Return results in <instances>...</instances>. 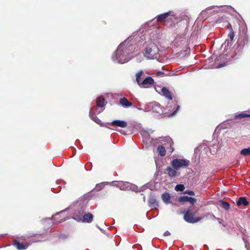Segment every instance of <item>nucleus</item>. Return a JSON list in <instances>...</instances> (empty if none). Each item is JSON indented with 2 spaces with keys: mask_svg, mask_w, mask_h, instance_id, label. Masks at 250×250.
Listing matches in <instances>:
<instances>
[{
  "mask_svg": "<svg viewBox=\"0 0 250 250\" xmlns=\"http://www.w3.org/2000/svg\"><path fill=\"white\" fill-rule=\"evenodd\" d=\"M157 150L158 151L159 154L161 156L164 157L165 156L166 153V151L165 147L164 146H163L162 145L159 146H158Z\"/></svg>",
  "mask_w": 250,
  "mask_h": 250,
  "instance_id": "obj_19",
  "label": "nucleus"
},
{
  "mask_svg": "<svg viewBox=\"0 0 250 250\" xmlns=\"http://www.w3.org/2000/svg\"><path fill=\"white\" fill-rule=\"evenodd\" d=\"M110 125L113 126H117L122 128H125L127 125V124L125 121L119 120L113 121L110 123Z\"/></svg>",
  "mask_w": 250,
  "mask_h": 250,
  "instance_id": "obj_11",
  "label": "nucleus"
},
{
  "mask_svg": "<svg viewBox=\"0 0 250 250\" xmlns=\"http://www.w3.org/2000/svg\"><path fill=\"white\" fill-rule=\"evenodd\" d=\"M245 247L248 250H250V246L247 243H245Z\"/></svg>",
  "mask_w": 250,
  "mask_h": 250,
  "instance_id": "obj_33",
  "label": "nucleus"
},
{
  "mask_svg": "<svg viewBox=\"0 0 250 250\" xmlns=\"http://www.w3.org/2000/svg\"><path fill=\"white\" fill-rule=\"evenodd\" d=\"M144 72L143 70L139 71L135 75L136 82H137L138 85L141 83V77L143 75Z\"/></svg>",
  "mask_w": 250,
  "mask_h": 250,
  "instance_id": "obj_18",
  "label": "nucleus"
},
{
  "mask_svg": "<svg viewBox=\"0 0 250 250\" xmlns=\"http://www.w3.org/2000/svg\"><path fill=\"white\" fill-rule=\"evenodd\" d=\"M105 186V184L104 183H101L97 184L96 185L95 188L93 189L96 191H99L103 189Z\"/></svg>",
  "mask_w": 250,
  "mask_h": 250,
  "instance_id": "obj_22",
  "label": "nucleus"
},
{
  "mask_svg": "<svg viewBox=\"0 0 250 250\" xmlns=\"http://www.w3.org/2000/svg\"><path fill=\"white\" fill-rule=\"evenodd\" d=\"M164 75V73L162 71H159L157 73V75L158 76H163Z\"/></svg>",
  "mask_w": 250,
  "mask_h": 250,
  "instance_id": "obj_32",
  "label": "nucleus"
},
{
  "mask_svg": "<svg viewBox=\"0 0 250 250\" xmlns=\"http://www.w3.org/2000/svg\"><path fill=\"white\" fill-rule=\"evenodd\" d=\"M105 100L103 97H99L97 98L96 101L97 106L102 107L104 105Z\"/></svg>",
  "mask_w": 250,
  "mask_h": 250,
  "instance_id": "obj_20",
  "label": "nucleus"
},
{
  "mask_svg": "<svg viewBox=\"0 0 250 250\" xmlns=\"http://www.w3.org/2000/svg\"><path fill=\"white\" fill-rule=\"evenodd\" d=\"M228 28L229 30V32L233 31L232 26L230 23H229L228 26Z\"/></svg>",
  "mask_w": 250,
  "mask_h": 250,
  "instance_id": "obj_30",
  "label": "nucleus"
},
{
  "mask_svg": "<svg viewBox=\"0 0 250 250\" xmlns=\"http://www.w3.org/2000/svg\"><path fill=\"white\" fill-rule=\"evenodd\" d=\"M185 188L184 185L182 184L177 185L175 188V189L177 191H183Z\"/></svg>",
  "mask_w": 250,
  "mask_h": 250,
  "instance_id": "obj_26",
  "label": "nucleus"
},
{
  "mask_svg": "<svg viewBox=\"0 0 250 250\" xmlns=\"http://www.w3.org/2000/svg\"><path fill=\"white\" fill-rule=\"evenodd\" d=\"M83 213H74L72 215V218L78 222H82L84 223H91L93 220V215L91 213H87L83 215Z\"/></svg>",
  "mask_w": 250,
  "mask_h": 250,
  "instance_id": "obj_5",
  "label": "nucleus"
},
{
  "mask_svg": "<svg viewBox=\"0 0 250 250\" xmlns=\"http://www.w3.org/2000/svg\"><path fill=\"white\" fill-rule=\"evenodd\" d=\"M162 95L169 100H172V93L165 87H163L161 89Z\"/></svg>",
  "mask_w": 250,
  "mask_h": 250,
  "instance_id": "obj_12",
  "label": "nucleus"
},
{
  "mask_svg": "<svg viewBox=\"0 0 250 250\" xmlns=\"http://www.w3.org/2000/svg\"><path fill=\"white\" fill-rule=\"evenodd\" d=\"M119 103L122 106L126 108L132 105V103L125 97L121 98L119 100Z\"/></svg>",
  "mask_w": 250,
  "mask_h": 250,
  "instance_id": "obj_13",
  "label": "nucleus"
},
{
  "mask_svg": "<svg viewBox=\"0 0 250 250\" xmlns=\"http://www.w3.org/2000/svg\"><path fill=\"white\" fill-rule=\"evenodd\" d=\"M89 116L91 119L97 124H100L101 122V120L98 118V117L94 114L91 113V111H89Z\"/></svg>",
  "mask_w": 250,
  "mask_h": 250,
  "instance_id": "obj_23",
  "label": "nucleus"
},
{
  "mask_svg": "<svg viewBox=\"0 0 250 250\" xmlns=\"http://www.w3.org/2000/svg\"><path fill=\"white\" fill-rule=\"evenodd\" d=\"M234 36L235 35L234 31L229 32V34H228V38L230 39L231 41H232L233 40Z\"/></svg>",
  "mask_w": 250,
  "mask_h": 250,
  "instance_id": "obj_27",
  "label": "nucleus"
},
{
  "mask_svg": "<svg viewBox=\"0 0 250 250\" xmlns=\"http://www.w3.org/2000/svg\"><path fill=\"white\" fill-rule=\"evenodd\" d=\"M162 199L163 201L166 204H168L170 203L171 196L168 192H165L162 195Z\"/></svg>",
  "mask_w": 250,
  "mask_h": 250,
  "instance_id": "obj_14",
  "label": "nucleus"
},
{
  "mask_svg": "<svg viewBox=\"0 0 250 250\" xmlns=\"http://www.w3.org/2000/svg\"><path fill=\"white\" fill-rule=\"evenodd\" d=\"M148 206L152 208H156L158 206V203L157 200L154 198H150L148 200Z\"/></svg>",
  "mask_w": 250,
  "mask_h": 250,
  "instance_id": "obj_16",
  "label": "nucleus"
},
{
  "mask_svg": "<svg viewBox=\"0 0 250 250\" xmlns=\"http://www.w3.org/2000/svg\"><path fill=\"white\" fill-rule=\"evenodd\" d=\"M13 245L18 250H23L26 249L29 246V243L27 242H20V241L17 239H14L13 241Z\"/></svg>",
  "mask_w": 250,
  "mask_h": 250,
  "instance_id": "obj_9",
  "label": "nucleus"
},
{
  "mask_svg": "<svg viewBox=\"0 0 250 250\" xmlns=\"http://www.w3.org/2000/svg\"><path fill=\"white\" fill-rule=\"evenodd\" d=\"M159 49L155 44H152L146 48L145 56L150 59H157L159 55Z\"/></svg>",
  "mask_w": 250,
  "mask_h": 250,
  "instance_id": "obj_3",
  "label": "nucleus"
},
{
  "mask_svg": "<svg viewBox=\"0 0 250 250\" xmlns=\"http://www.w3.org/2000/svg\"><path fill=\"white\" fill-rule=\"evenodd\" d=\"M184 219L188 223L194 224L200 221L202 217L196 215V211L189 208L185 213Z\"/></svg>",
  "mask_w": 250,
  "mask_h": 250,
  "instance_id": "obj_2",
  "label": "nucleus"
},
{
  "mask_svg": "<svg viewBox=\"0 0 250 250\" xmlns=\"http://www.w3.org/2000/svg\"><path fill=\"white\" fill-rule=\"evenodd\" d=\"M164 235L165 236H168L170 235V233L168 231H166L164 232Z\"/></svg>",
  "mask_w": 250,
  "mask_h": 250,
  "instance_id": "obj_31",
  "label": "nucleus"
},
{
  "mask_svg": "<svg viewBox=\"0 0 250 250\" xmlns=\"http://www.w3.org/2000/svg\"><path fill=\"white\" fill-rule=\"evenodd\" d=\"M189 161L186 159H174L171 165L175 169H179L182 167H187L189 166Z\"/></svg>",
  "mask_w": 250,
  "mask_h": 250,
  "instance_id": "obj_6",
  "label": "nucleus"
},
{
  "mask_svg": "<svg viewBox=\"0 0 250 250\" xmlns=\"http://www.w3.org/2000/svg\"><path fill=\"white\" fill-rule=\"evenodd\" d=\"M177 19L174 12L169 11L167 12L161 14L156 17V21L158 22H168L169 21H174Z\"/></svg>",
  "mask_w": 250,
  "mask_h": 250,
  "instance_id": "obj_4",
  "label": "nucleus"
},
{
  "mask_svg": "<svg viewBox=\"0 0 250 250\" xmlns=\"http://www.w3.org/2000/svg\"><path fill=\"white\" fill-rule=\"evenodd\" d=\"M129 52L127 50L125 42L121 43L112 56V59L114 61H118L120 63H123L127 60L126 57L128 55Z\"/></svg>",
  "mask_w": 250,
  "mask_h": 250,
  "instance_id": "obj_1",
  "label": "nucleus"
},
{
  "mask_svg": "<svg viewBox=\"0 0 250 250\" xmlns=\"http://www.w3.org/2000/svg\"><path fill=\"white\" fill-rule=\"evenodd\" d=\"M178 201L180 203H184L186 202H189L191 204H193L197 201V199L188 196H183L179 198Z\"/></svg>",
  "mask_w": 250,
  "mask_h": 250,
  "instance_id": "obj_10",
  "label": "nucleus"
},
{
  "mask_svg": "<svg viewBox=\"0 0 250 250\" xmlns=\"http://www.w3.org/2000/svg\"><path fill=\"white\" fill-rule=\"evenodd\" d=\"M249 117H250V114L241 113L238 114L235 116V119H242Z\"/></svg>",
  "mask_w": 250,
  "mask_h": 250,
  "instance_id": "obj_21",
  "label": "nucleus"
},
{
  "mask_svg": "<svg viewBox=\"0 0 250 250\" xmlns=\"http://www.w3.org/2000/svg\"><path fill=\"white\" fill-rule=\"evenodd\" d=\"M154 83L153 79L149 76L146 77L139 85L142 88H148L150 87Z\"/></svg>",
  "mask_w": 250,
  "mask_h": 250,
  "instance_id": "obj_8",
  "label": "nucleus"
},
{
  "mask_svg": "<svg viewBox=\"0 0 250 250\" xmlns=\"http://www.w3.org/2000/svg\"><path fill=\"white\" fill-rule=\"evenodd\" d=\"M249 205V202L248 201L247 199L245 197H240L238 200L237 201V205L238 206H240L241 205L247 206H248Z\"/></svg>",
  "mask_w": 250,
  "mask_h": 250,
  "instance_id": "obj_15",
  "label": "nucleus"
},
{
  "mask_svg": "<svg viewBox=\"0 0 250 250\" xmlns=\"http://www.w3.org/2000/svg\"><path fill=\"white\" fill-rule=\"evenodd\" d=\"M220 202L222 203V207L223 208L227 210L229 209V203L223 200H221Z\"/></svg>",
  "mask_w": 250,
  "mask_h": 250,
  "instance_id": "obj_25",
  "label": "nucleus"
},
{
  "mask_svg": "<svg viewBox=\"0 0 250 250\" xmlns=\"http://www.w3.org/2000/svg\"><path fill=\"white\" fill-rule=\"evenodd\" d=\"M185 193L188 194L190 195H195L194 192L193 191H192V190H187L185 192Z\"/></svg>",
  "mask_w": 250,
  "mask_h": 250,
  "instance_id": "obj_28",
  "label": "nucleus"
},
{
  "mask_svg": "<svg viewBox=\"0 0 250 250\" xmlns=\"http://www.w3.org/2000/svg\"><path fill=\"white\" fill-rule=\"evenodd\" d=\"M240 154L243 156H247L250 155V147L244 148L240 151Z\"/></svg>",
  "mask_w": 250,
  "mask_h": 250,
  "instance_id": "obj_24",
  "label": "nucleus"
},
{
  "mask_svg": "<svg viewBox=\"0 0 250 250\" xmlns=\"http://www.w3.org/2000/svg\"><path fill=\"white\" fill-rule=\"evenodd\" d=\"M249 43V36L247 33V30L240 34L239 37L237 42V46L240 48H243L245 45H248Z\"/></svg>",
  "mask_w": 250,
  "mask_h": 250,
  "instance_id": "obj_7",
  "label": "nucleus"
},
{
  "mask_svg": "<svg viewBox=\"0 0 250 250\" xmlns=\"http://www.w3.org/2000/svg\"><path fill=\"white\" fill-rule=\"evenodd\" d=\"M222 66H223V65L220 64L218 67H222Z\"/></svg>",
  "mask_w": 250,
  "mask_h": 250,
  "instance_id": "obj_34",
  "label": "nucleus"
},
{
  "mask_svg": "<svg viewBox=\"0 0 250 250\" xmlns=\"http://www.w3.org/2000/svg\"><path fill=\"white\" fill-rule=\"evenodd\" d=\"M176 170V169H175L174 168H172L170 167H167L166 168L167 174L170 177H174L176 176L177 172Z\"/></svg>",
  "mask_w": 250,
  "mask_h": 250,
  "instance_id": "obj_17",
  "label": "nucleus"
},
{
  "mask_svg": "<svg viewBox=\"0 0 250 250\" xmlns=\"http://www.w3.org/2000/svg\"><path fill=\"white\" fill-rule=\"evenodd\" d=\"M179 108H180V106L177 105L176 109L171 114V116H172L175 115L176 114V113H177V112L178 111V110L179 109Z\"/></svg>",
  "mask_w": 250,
  "mask_h": 250,
  "instance_id": "obj_29",
  "label": "nucleus"
}]
</instances>
